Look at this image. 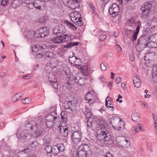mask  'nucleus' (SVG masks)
<instances>
[{
    "mask_svg": "<svg viewBox=\"0 0 157 157\" xmlns=\"http://www.w3.org/2000/svg\"><path fill=\"white\" fill-rule=\"evenodd\" d=\"M151 52H148L147 53L145 56L144 57V59L145 60L148 61L150 59V57L151 56Z\"/></svg>",
    "mask_w": 157,
    "mask_h": 157,
    "instance_id": "09e8293b",
    "label": "nucleus"
},
{
    "mask_svg": "<svg viewBox=\"0 0 157 157\" xmlns=\"http://www.w3.org/2000/svg\"><path fill=\"white\" fill-rule=\"evenodd\" d=\"M95 120L94 121L91 122L87 121V131L97 129L96 138L100 143L108 144H113L114 140L106 129V123L105 119L102 117H100L95 118Z\"/></svg>",
    "mask_w": 157,
    "mask_h": 157,
    "instance_id": "f257e3e1",
    "label": "nucleus"
},
{
    "mask_svg": "<svg viewBox=\"0 0 157 157\" xmlns=\"http://www.w3.org/2000/svg\"><path fill=\"white\" fill-rule=\"evenodd\" d=\"M90 10L93 14L96 13V9L92 3H90L89 4Z\"/></svg>",
    "mask_w": 157,
    "mask_h": 157,
    "instance_id": "37998d69",
    "label": "nucleus"
},
{
    "mask_svg": "<svg viewBox=\"0 0 157 157\" xmlns=\"http://www.w3.org/2000/svg\"><path fill=\"white\" fill-rule=\"evenodd\" d=\"M63 42L68 41L71 40V36L63 34L62 36Z\"/></svg>",
    "mask_w": 157,
    "mask_h": 157,
    "instance_id": "e433bc0d",
    "label": "nucleus"
},
{
    "mask_svg": "<svg viewBox=\"0 0 157 157\" xmlns=\"http://www.w3.org/2000/svg\"><path fill=\"white\" fill-rule=\"evenodd\" d=\"M26 7L28 10H30L35 8L34 3L29 2V3L26 4Z\"/></svg>",
    "mask_w": 157,
    "mask_h": 157,
    "instance_id": "de8ad7c7",
    "label": "nucleus"
},
{
    "mask_svg": "<svg viewBox=\"0 0 157 157\" xmlns=\"http://www.w3.org/2000/svg\"><path fill=\"white\" fill-rule=\"evenodd\" d=\"M118 145L124 148H127L130 145V142L127 139L122 138L120 141L117 140Z\"/></svg>",
    "mask_w": 157,
    "mask_h": 157,
    "instance_id": "4468645a",
    "label": "nucleus"
},
{
    "mask_svg": "<svg viewBox=\"0 0 157 157\" xmlns=\"http://www.w3.org/2000/svg\"><path fill=\"white\" fill-rule=\"evenodd\" d=\"M129 59L132 61H133L135 60V58L132 54H131L129 56Z\"/></svg>",
    "mask_w": 157,
    "mask_h": 157,
    "instance_id": "680f3d73",
    "label": "nucleus"
},
{
    "mask_svg": "<svg viewBox=\"0 0 157 157\" xmlns=\"http://www.w3.org/2000/svg\"><path fill=\"white\" fill-rule=\"evenodd\" d=\"M106 157H113L112 155V154H111L109 152H108L106 155H105Z\"/></svg>",
    "mask_w": 157,
    "mask_h": 157,
    "instance_id": "338daca9",
    "label": "nucleus"
},
{
    "mask_svg": "<svg viewBox=\"0 0 157 157\" xmlns=\"http://www.w3.org/2000/svg\"><path fill=\"white\" fill-rule=\"evenodd\" d=\"M57 113L55 111L51 112L45 117L46 124L48 128H51L59 120Z\"/></svg>",
    "mask_w": 157,
    "mask_h": 157,
    "instance_id": "20e7f679",
    "label": "nucleus"
},
{
    "mask_svg": "<svg viewBox=\"0 0 157 157\" xmlns=\"http://www.w3.org/2000/svg\"><path fill=\"white\" fill-rule=\"evenodd\" d=\"M67 77L69 79V82H75L78 85L80 86L84 85L85 83L86 79L83 78H81L78 75L75 77L72 74L69 75Z\"/></svg>",
    "mask_w": 157,
    "mask_h": 157,
    "instance_id": "6e6552de",
    "label": "nucleus"
},
{
    "mask_svg": "<svg viewBox=\"0 0 157 157\" xmlns=\"http://www.w3.org/2000/svg\"><path fill=\"white\" fill-rule=\"evenodd\" d=\"M36 124H35L34 122H29L28 121H27L25 122V130H26L28 132V130L29 131L30 130H31V131H32L34 127H36Z\"/></svg>",
    "mask_w": 157,
    "mask_h": 157,
    "instance_id": "a211bd4d",
    "label": "nucleus"
},
{
    "mask_svg": "<svg viewBox=\"0 0 157 157\" xmlns=\"http://www.w3.org/2000/svg\"><path fill=\"white\" fill-rule=\"evenodd\" d=\"M65 32L64 26L62 25L56 26L52 30L53 34L61 36H62Z\"/></svg>",
    "mask_w": 157,
    "mask_h": 157,
    "instance_id": "f8f14e48",
    "label": "nucleus"
},
{
    "mask_svg": "<svg viewBox=\"0 0 157 157\" xmlns=\"http://www.w3.org/2000/svg\"><path fill=\"white\" fill-rule=\"evenodd\" d=\"M48 80L52 86L55 89L58 88V85L56 76L53 74H49Z\"/></svg>",
    "mask_w": 157,
    "mask_h": 157,
    "instance_id": "ddd939ff",
    "label": "nucleus"
},
{
    "mask_svg": "<svg viewBox=\"0 0 157 157\" xmlns=\"http://www.w3.org/2000/svg\"><path fill=\"white\" fill-rule=\"evenodd\" d=\"M109 12L113 17H115L118 15L120 9L119 6L116 3L113 4L109 9Z\"/></svg>",
    "mask_w": 157,
    "mask_h": 157,
    "instance_id": "9b49d317",
    "label": "nucleus"
},
{
    "mask_svg": "<svg viewBox=\"0 0 157 157\" xmlns=\"http://www.w3.org/2000/svg\"><path fill=\"white\" fill-rule=\"evenodd\" d=\"M137 126L138 127L139 130H142V127H143V125L141 124H138V125H137Z\"/></svg>",
    "mask_w": 157,
    "mask_h": 157,
    "instance_id": "774afa93",
    "label": "nucleus"
},
{
    "mask_svg": "<svg viewBox=\"0 0 157 157\" xmlns=\"http://www.w3.org/2000/svg\"><path fill=\"white\" fill-rule=\"evenodd\" d=\"M126 85V84L124 82L122 83L121 84V87L122 89L123 90H125V87Z\"/></svg>",
    "mask_w": 157,
    "mask_h": 157,
    "instance_id": "e2e57ef3",
    "label": "nucleus"
},
{
    "mask_svg": "<svg viewBox=\"0 0 157 157\" xmlns=\"http://www.w3.org/2000/svg\"><path fill=\"white\" fill-rule=\"evenodd\" d=\"M43 142L45 143L49 144L50 142L51 138L49 136H45L43 139Z\"/></svg>",
    "mask_w": 157,
    "mask_h": 157,
    "instance_id": "79ce46f5",
    "label": "nucleus"
},
{
    "mask_svg": "<svg viewBox=\"0 0 157 157\" xmlns=\"http://www.w3.org/2000/svg\"><path fill=\"white\" fill-rule=\"evenodd\" d=\"M31 101V99L29 98L28 97L22 100V102L24 104H28Z\"/></svg>",
    "mask_w": 157,
    "mask_h": 157,
    "instance_id": "8fccbe9b",
    "label": "nucleus"
},
{
    "mask_svg": "<svg viewBox=\"0 0 157 157\" xmlns=\"http://www.w3.org/2000/svg\"><path fill=\"white\" fill-rule=\"evenodd\" d=\"M132 120L135 122H138L140 121V114L138 112H134L132 115Z\"/></svg>",
    "mask_w": 157,
    "mask_h": 157,
    "instance_id": "393cba45",
    "label": "nucleus"
},
{
    "mask_svg": "<svg viewBox=\"0 0 157 157\" xmlns=\"http://www.w3.org/2000/svg\"><path fill=\"white\" fill-rule=\"evenodd\" d=\"M133 81L134 86L137 88H139L141 85V82L140 79L137 76H134L133 78Z\"/></svg>",
    "mask_w": 157,
    "mask_h": 157,
    "instance_id": "b1692460",
    "label": "nucleus"
},
{
    "mask_svg": "<svg viewBox=\"0 0 157 157\" xmlns=\"http://www.w3.org/2000/svg\"><path fill=\"white\" fill-rule=\"evenodd\" d=\"M15 96L18 100L22 96L23 94L21 92H19L15 95Z\"/></svg>",
    "mask_w": 157,
    "mask_h": 157,
    "instance_id": "864d4df0",
    "label": "nucleus"
},
{
    "mask_svg": "<svg viewBox=\"0 0 157 157\" xmlns=\"http://www.w3.org/2000/svg\"><path fill=\"white\" fill-rule=\"evenodd\" d=\"M56 128L57 131H59L61 135L63 137L67 136L68 134V130L67 128L64 127H62L60 126H57Z\"/></svg>",
    "mask_w": 157,
    "mask_h": 157,
    "instance_id": "2eb2a0df",
    "label": "nucleus"
},
{
    "mask_svg": "<svg viewBox=\"0 0 157 157\" xmlns=\"http://www.w3.org/2000/svg\"><path fill=\"white\" fill-rule=\"evenodd\" d=\"M48 17L46 15H44L43 16L41 17L39 19V21L40 23H44L48 19Z\"/></svg>",
    "mask_w": 157,
    "mask_h": 157,
    "instance_id": "58836bf2",
    "label": "nucleus"
},
{
    "mask_svg": "<svg viewBox=\"0 0 157 157\" xmlns=\"http://www.w3.org/2000/svg\"><path fill=\"white\" fill-rule=\"evenodd\" d=\"M133 129L136 132H139V130L138 127L137 126H134L133 127Z\"/></svg>",
    "mask_w": 157,
    "mask_h": 157,
    "instance_id": "0e129e2a",
    "label": "nucleus"
},
{
    "mask_svg": "<svg viewBox=\"0 0 157 157\" xmlns=\"http://www.w3.org/2000/svg\"><path fill=\"white\" fill-rule=\"evenodd\" d=\"M64 149V146L63 144L61 143L57 144L54 146V154H57L59 152H63Z\"/></svg>",
    "mask_w": 157,
    "mask_h": 157,
    "instance_id": "f3484780",
    "label": "nucleus"
},
{
    "mask_svg": "<svg viewBox=\"0 0 157 157\" xmlns=\"http://www.w3.org/2000/svg\"><path fill=\"white\" fill-rule=\"evenodd\" d=\"M155 117L153 116V119L154 120L155 127L156 129H157V120H155Z\"/></svg>",
    "mask_w": 157,
    "mask_h": 157,
    "instance_id": "69168bd1",
    "label": "nucleus"
},
{
    "mask_svg": "<svg viewBox=\"0 0 157 157\" xmlns=\"http://www.w3.org/2000/svg\"><path fill=\"white\" fill-rule=\"evenodd\" d=\"M82 68V73L84 75H88V70L87 69V67L86 66L84 67H81V68Z\"/></svg>",
    "mask_w": 157,
    "mask_h": 157,
    "instance_id": "49530a36",
    "label": "nucleus"
},
{
    "mask_svg": "<svg viewBox=\"0 0 157 157\" xmlns=\"http://www.w3.org/2000/svg\"><path fill=\"white\" fill-rule=\"evenodd\" d=\"M75 14H77L79 16H81V15L78 13V12L77 11H75L73 13H71L70 14L69 16L71 21L78 26H82L83 24V22L82 21V17H78L77 15L75 16Z\"/></svg>",
    "mask_w": 157,
    "mask_h": 157,
    "instance_id": "423d86ee",
    "label": "nucleus"
},
{
    "mask_svg": "<svg viewBox=\"0 0 157 157\" xmlns=\"http://www.w3.org/2000/svg\"><path fill=\"white\" fill-rule=\"evenodd\" d=\"M78 42H74L73 43L71 42L68 43L66 45L63 46V48H70L72 47L77 45L78 44Z\"/></svg>",
    "mask_w": 157,
    "mask_h": 157,
    "instance_id": "2f4dec72",
    "label": "nucleus"
},
{
    "mask_svg": "<svg viewBox=\"0 0 157 157\" xmlns=\"http://www.w3.org/2000/svg\"><path fill=\"white\" fill-rule=\"evenodd\" d=\"M73 101H66L63 104V106L66 109H71L73 105Z\"/></svg>",
    "mask_w": 157,
    "mask_h": 157,
    "instance_id": "bb28decb",
    "label": "nucleus"
},
{
    "mask_svg": "<svg viewBox=\"0 0 157 157\" xmlns=\"http://www.w3.org/2000/svg\"><path fill=\"white\" fill-rule=\"evenodd\" d=\"M30 150L29 149H25L19 152L17 154V155L18 157H26L30 153Z\"/></svg>",
    "mask_w": 157,
    "mask_h": 157,
    "instance_id": "aec40b11",
    "label": "nucleus"
},
{
    "mask_svg": "<svg viewBox=\"0 0 157 157\" xmlns=\"http://www.w3.org/2000/svg\"><path fill=\"white\" fill-rule=\"evenodd\" d=\"M82 137V134L79 131H76L73 132L71 136L73 145L74 146H76L80 142Z\"/></svg>",
    "mask_w": 157,
    "mask_h": 157,
    "instance_id": "0eeeda50",
    "label": "nucleus"
},
{
    "mask_svg": "<svg viewBox=\"0 0 157 157\" xmlns=\"http://www.w3.org/2000/svg\"><path fill=\"white\" fill-rule=\"evenodd\" d=\"M44 52H43L41 53H39L37 54L36 55V57L37 58H42L43 56H44Z\"/></svg>",
    "mask_w": 157,
    "mask_h": 157,
    "instance_id": "6e6d98bb",
    "label": "nucleus"
},
{
    "mask_svg": "<svg viewBox=\"0 0 157 157\" xmlns=\"http://www.w3.org/2000/svg\"><path fill=\"white\" fill-rule=\"evenodd\" d=\"M121 78L120 77H117L116 78V82L118 84L119 82L121 81Z\"/></svg>",
    "mask_w": 157,
    "mask_h": 157,
    "instance_id": "052dcab7",
    "label": "nucleus"
},
{
    "mask_svg": "<svg viewBox=\"0 0 157 157\" xmlns=\"http://www.w3.org/2000/svg\"><path fill=\"white\" fill-rule=\"evenodd\" d=\"M63 2L67 6L73 10L79 6V0H64Z\"/></svg>",
    "mask_w": 157,
    "mask_h": 157,
    "instance_id": "9d476101",
    "label": "nucleus"
},
{
    "mask_svg": "<svg viewBox=\"0 0 157 157\" xmlns=\"http://www.w3.org/2000/svg\"><path fill=\"white\" fill-rule=\"evenodd\" d=\"M29 133V132L26 130H23L18 136V138L19 139L21 140H24L26 139L27 136L28 135Z\"/></svg>",
    "mask_w": 157,
    "mask_h": 157,
    "instance_id": "412c9836",
    "label": "nucleus"
},
{
    "mask_svg": "<svg viewBox=\"0 0 157 157\" xmlns=\"http://www.w3.org/2000/svg\"><path fill=\"white\" fill-rule=\"evenodd\" d=\"M44 56L50 58H53L55 57V54L53 52H46L44 53Z\"/></svg>",
    "mask_w": 157,
    "mask_h": 157,
    "instance_id": "c9c22d12",
    "label": "nucleus"
},
{
    "mask_svg": "<svg viewBox=\"0 0 157 157\" xmlns=\"http://www.w3.org/2000/svg\"><path fill=\"white\" fill-rule=\"evenodd\" d=\"M38 146V144L36 141H35L33 142L29 146V148L33 150H35L37 146Z\"/></svg>",
    "mask_w": 157,
    "mask_h": 157,
    "instance_id": "4c0bfd02",
    "label": "nucleus"
},
{
    "mask_svg": "<svg viewBox=\"0 0 157 157\" xmlns=\"http://www.w3.org/2000/svg\"><path fill=\"white\" fill-rule=\"evenodd\" d=\"M100 67L102 70L105 71L106 70V67L104 63H101L100 65Z\"/></svg>",
    "mask_w": 157,
    "mask_h": 157,
    "instance_id": "4d7b16f0",
    "label": "nucleus"
},
{
    "mask_svg": "<svg viewBox=\"0 0 157 157\" xmlns=\"http://www.w3.org/2000/svg\"><path fill=\"white\" fill-rule=\"evenodd\" d=\"M152 78L153 81L157 83V65L154 66L152 68Z\"/></svg>",
    "mask_w": 157,
    "mask_h": 157,
    "instance_id": "4be33fe9",
    "label": "nucleus"
},
{
    "mask_svg": "<svg viewBox=\"0 0 157 157\" xmlns=\"http://www.w3.org/2000/svg\"><path fill=\"white\" fill-rule=\"evenodd\" d=\"M34 3L35 8L36 9L40 10L45 8L46 4L42 0H35Z\"/></svg>",
    "mask_w": 157,
    "mask_h": 157,
    "instance_id": "dca6fc26",
    "label": "nucleus"
},
{
    "mask_svg": "<svg viewBox=\"0 0 157 157\" xmlns=\"http://www.w3.org/2000/svg\"><path fill=\"white\" fill-rule=\"evenodd\" d=\"M128 24L129 26H133L136 23V21L133 17H132L130 20H128Z\"/></svg>",
    "mask_w": 157,
    "mask_h": 157,
    "instance_id": "a18cd8bd",
    "label": "nucleus"
},
{
    "mask_svg": "<svg viewBox=\"0 0 157 157\" xmlns=\"http://www.w3.org/2000/svg\"><path fill=\"white\" fill-rule=\"evenodd\" d=\"M45 46H44L40 45L38 44L34 45L32 48V50L33 52H36L38 50H40L42 49H43L45 48Z\"/></svg>",
    "mask_w": 157,
    "mask_h": 157,
    "instance_id": "a878e982",
    "label": "nucleus"
},
{
    "mask_svg": "<svg viewBox=\"0 0 157 157\" xmlns=\"http://www.w3.org/2000/svg\"><path fill=\"white\" fill-rule=\"evenodd\" d=\"M31 75L30 74H28L27 75L23 76V78L26 79H28L30 78Z\"/></svg>",
    "mask_w": 157,
    "mask_h": 157,
    "instance_id": "13d9d810",
    "label": "nucleus"
},
{
    "mask_svg": "<svg viewBox=\"0 0 157 157\" xmlns=\"http://www.w3.org/2000/svg\"><path fill=\"white\" fill-rule=\"evenodd\" d=\"M48 30L46 27L40 28L34 32L33 37L41 38L45 36L48 33Z\"/></svg>",
    "mask_w": 157,
    "mask_h": 157,
    "instance_id": "1a4fd4ad",
    "label": "nucleus"
},
{
    "mask_svg": "<svg viewBox=\"0 0 157 157\" xmlns=\"http://www.w3.org/2000/svg\"><path fill=\"white\" fill-rule=\"evenodd\" d=\"M150 29L148 28L144 27L143 28L142 34L139 39L137 40V44H141V45H144V48H146L147 47V43H146L147 40V37L149 35V31Z\"/></svg>",
    "mask_w": 157,
    "mask_h": 157,
    "instance_id": "39448f33",
    "label": "nucleus"
},
{
    "mask_svg": "<svg viewBox=\"0 0 157 157\" xmlns=\"http://www.w3.org/2000/svg\"><path fill=\"white\" fill-rule=\"evenodd\" d=\"M8 2V0H2L1 2V4L3 6H5Z\"/></svg>",
    "mask_w": 157,
    "mask_h": 157,
    "instance_id": "5fc2aeb1",
    "label": "nucleus"
},
{
    "mask_svg": "<svg viewBox=\"0 0 157 157\" xmlns=\"http://www.w3.org/2000/svg\"><path fill=\"white\" fill-rule=\"evenodd\" d=\"M42 133L41 131L39 130H36L34 132V133L31 134V136L32 137L36 138L40 136Z\"/></svg>",
    "mask_w": 157,
    "mask_h": 157,
    "instance_id": "72a5a7b5",
    "label": "nucleus"
},
{
    "mask_svg": "<svg viewBox=\"0 0 157 157\" xmlns=\"http://www.w3.org/2000/svg\"><path fill=\"white\" fill-rule=\"evenodd\" d=\"M84 114L86 118H89L91 117V111L88 108H86V110L84 112Z\"/></svg>",
    "mask_w": 157,
    "mask_h": 157,
    "instance_id": "f704fd0d",
    "label": "nucleus"
},
{
    "mask_svg": "<svg viewBox=\"0 0 157 157\" xmlns=\"http://www.w3.org/2000/svg\"><path fill=\"white\" fill-rule=\"evenodd\" d=\"M92 154L89 145L83 144L78 146L76 152L77 157H90Z\"/></svg>",
    "mask_w": 157,
    "mask_h": 157,
    "instance_id": "7ed1b4c3",
    "label": "nucleus"
},
{
    "mask_svg": "<svg viewBox=\"0 0 157 157\" xmlns=\"http://www.w3.org/2000/svg\"><path fill=\"white\" fill-rule=\"evenodd\" d=\"M56 37H55L52 40V41L55 44H58L63 43L62 36L56 35Z\"/></svg>",
    "mask_w": 157,
    "mask_h": 157,
    "instance_id": "5701e85b",
    "label": "nucleus"
},
{
    "mask_svg": "<svg viewBox=\"0 0 157 157\" xmlns=\"http://www.w3.org/2000/svg\"><path fill=\"white\" fill-rule=\"evenodd\" d=\"M138 34V33H136V32H134L133 33V34L132 35V40L133 41H135L136 40L137 37V35Z\"/></svg>",
    "mask_w": 157,
    "mask_h": 157,
    "instance_id": "603ef678",
    "label": "nucleus"
},
{
    "mask_svg": "<svg viewBox=\"0 0 157 157\" xmlns=\"http://www.w3.org/2000/svg\"><path fill=\"white\" fill-rule=\"evenodd\" d=\"M65 23L71 29L75 30H76V28L72 23L67 21H66Z\"/></svg>",
    "mask_w": 157,
    "mask_h": 157,
    "instance_id": "c03bdc74",
    "label": "nucleus"
},
{
    "mask_svg": "<svg viewBox=\"0 0 157 157\" xmlns=\"http://www.w3.org/2000/svg\"><path fill=\"white\" fill-rule=\"evenodd\" d=\"M106 36L105 34L101 35L99 36V39L101 41L104 40L106 38Z\"/></svg>",
    "mask_w": 157,
    "mask_h": 157,
    "instance_id": "3c124183",
    "label": "nucleus"
},
{
    "mask_svg": "<svg viewBox=\"0 0 157 157\" xmlns=\"http://www.w3.org/2000/svg\"><path fill=\"white\" fill-rule=\"evenodd\" d=\"M73 56L72 58H75L76 59V60L75 61V65L77 66H80L81 64V60L78 58L77 57L75 56L74 57V55H75V54L74 53H73Z\"/></svg>",
    "mask_w": 157,
    "mask_h": 157,
    "instance_id": "a19ab883",
    "label": "nucleus"
},
{
    "mask_svg": "<svg viewBox=\"0 0 157 157\" xmlns=\"http://www.w3.org/2000/svg\"><path fill=\"white\" fill-rule=\"evenodd\" d=\"M109 97H108L105 99V105L106 107L108 109L110 108V110L112 111H113L114 110L113 107V104H111L110 103H108V101L109 100ZM110 103H111L110 102H109Z\"/></svg>",
    "mask_w": 157,
    "mask_h": 157,
    "instance_id": "c756f323",
    "label": "nucleus"
},
{
    "mask_svg": "<svg viewBox=\"0 0 157 157\" xmlns=\"http://www.w3.org/2000/svg\"><path fill=\"white\" fill-rule=\"evenodd\" d=\"M34 32L33 31H28L26 33V36L28 38H32L33 37Z\"/></svg>",
    "mask_w": 157,
    "mask_h": 157,
    "instance_id": "ea45409f",
    "label": "nucleus"
},
{
    "mask_svg": "<svg viewBox=\"0 0 157 157\" xmlns=\"http://www.w3.org/2000/svg\"><path fill=\"white\" fill-rule=\"evenodd\" d=\"M44 149V151L47 154H51L52 152H53V153L54 152L53 150L52 149V147L50 145L46 146Z\"/></svg>",
    "mask_w": 157,
    "mask_h": 157,
    "instance_id": "cd10ccee",
    "label": "nucleus"
},
{
    "mask_svg": "<svg viewBox=\"0 0 157 157\" xmlns=\"http://www.w3.org/2000/svg\"><path fill=\"white\" fill-rule=\"evenodd\" d=\"M116 49L118 51H121L122 50V48L121 47V46L120 45L117 44L116 45Z\"/></svg>",
    "mask_w": 157,
    "mask_h": 157,
    "instance_id": "bf43d9fd",
    "label": "nucleus"
},
{
    "mask_svg": "<svg viewBox=\"0 0 157 157\" xmlns=\"http://www.w3.org/2000/svg\"><path fill=\"white\" fill-rule=\"evenodd\" d=\"M93 98V96L90 93H87L85 95V99L88 103L90 102Z\"/></svg>",
    "mask_w": 157,
    "mask_h": 157,
    "instance_id": "c85d7f7f",
    "label": "nucleus"
},
{
    "mask_svg": "<svg viewBox=\"0 0 157 157\" xmlns=\"http://www.w3.org/2000/svg\"><path fill=\"white\" fill-rule=\"evenodd\" d=\"M115 119L116 120H117V121H119V123L120 124L121 126H118L117 127V130H121V129L124 128V124L123 121L122 120V119L121 118H119L116 117Z\"/></svg>",
    "mask_w": 157,
    "mask_h": 157,
    "instance_id": "7c9ffc66",
    "label": "nucleus"
},
{
    "mask_svg": "<svg viewBox=\"0 0 157 157\" xmlns=\"http://www.w3.org/2000/svg\"><path fill=\"white\" fill-rule=\"evenodd\" d=\"M156 36H157V33H155L147 37V40L146 42V43L148 44L147 46L151 43L155 44L156 40Z\"/></svg>",
    "mask_w": 157,
    "mask_h": 157,
    "instance_id": "6ab92c4d",
    "label": "nucleus"
},
{
    "mask_svg": "<svg viewBox=\"0 0 157 157\" xmlns=\"http://www.w3.org/2000/svg\"><path fill=\"white\" fill-rule=\"evenodd\" d=\"M61 116V118L63 121V123L64 124H66V123L67 119V114H65V112H62L60 114Z\"/></svg>",
    "mask_w": 157,
    "mask_h": 157,
    "instance_id": "473e14b6",
    "label": "nucleus"
},
{
    "mask_svg": "<svg viewBox=\"0 0 157 157\" xmlns=\"http://www.w3.org/2000/svg\"><path fill=\"white\" fill-rule=\"evenodd\" d=\"M156 2L155 0H151L149 1L144 4H143L140 10L142 12V18L144 19H147L149 15V13L151 9L154 8L156 6Z\"/></svg>",
    "mask_w": 157,
    "mask_h": 157,
    "instance_id": "f03ea898",
    "label": "nucleus"
}]
</instances>
